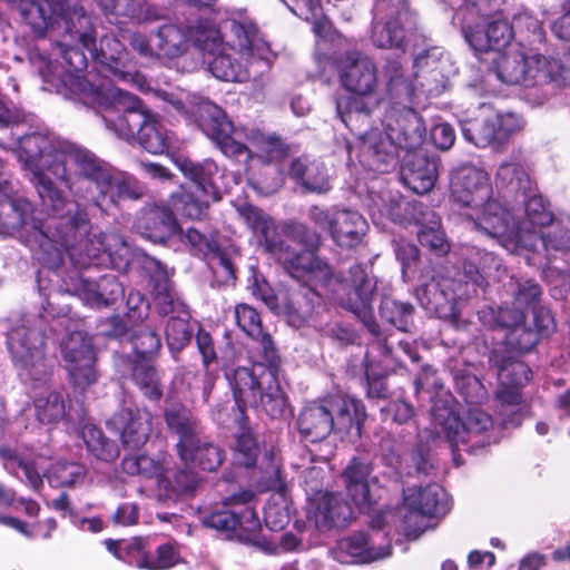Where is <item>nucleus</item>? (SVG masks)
I'll list each match as a JSON object with an SVG mask.
<instances>
[{
	"mask_svg": "<svg viewBox=\"0 0 570 570\" xmlns=\"http://www.w3.org/2000/svg\"><path fill=\"white\" fill-rule=\"evenodd\" d=\"M169 431L178 436L177 455H189L194 440L203 433L200 421L181 403H173L164 411Z\"/></svg>",
	"mask_w": 570,
	"mask_h": 570,
	"instance_id": "cd10ccee",
	"label": "nucleus"
},
{
	"mask_svg": "<svg viewBox=\"0 0 570 570\" xmlns=\"http://www.w3.org/2000/svg\"><path fill=\"white\" fill-rule=\"evenodd\" d=\"M432 420L435 432L444 434L450 443L456 464L459 461L455 448L460 450L462 445L465 452L476 454L492 442L490 433L493 429V420L478 406L470 407L462 417L446 406H435L432 411Z\"/></svg>",
	"mask_w": 570,
	"mask_h": 570,
	"instance_id": "ddd939ff",
	"label": "nucleus"
},
{
	"mask_svg": "<svg viewBox=\"0 0 570 570\" xmlns=\"http://www.w3.org/2000/svg\"><path fill=\"white\" fill-rule=\"evenodd\" d=\"M247 61L248 57L242 58L237 51L222 48L208 60V69L219 80L240 82L248 79Z\"/></svg>",
	"mask_w": 570,
	"mask_h": 570,
	"instance_id": "a19ab883",
	"label": "nucleus"
},
{
	"mask_svg": "<svg viewBox=\"0 0 570 570\" xmlns=\"http://www.w3.org/2000/svg\"><path fill=\"white\" fill-rule=\"evenodd\" d=\"M439 176V161L425 148L405 153L402 160L401 177L414 193H429Z\"/></svg>",
	"mask_w": 570,
	"mask_h": 570,
	"instance_id": "5701e85b",
	"label": "nucleus"
},
{
	"mask_svg": "<svg viewBox=\"0 0 570 570\" xmlns=\"http://www.w3.org/2000/svg\"><path fill=\"white\" fill-rule=\"evenodd\" d=\"M60 81L55 85L57 94L96 104L104 110L101 119L109 131L127 142L136 141L150 112L137 96L115 86L88 85L73 73H67Z\"/></svg>",
	"mask_w": 570,
	"mask_h": 570,
	"instance_id": "7ed1b4c3",
	"label": "nucleus"
},
{
	"mask_svg": "<svg viewBox=\"0 0 570 570\" xmlns=\"http://www.w3.org/2000/svg\"><path fill=\"white\" fill-rule=\"evenodd\" d=\"M151 421L153 415L148 410L125 402L107 424L120 433L121 442L126 448L139 449L149 439Z\"/></svg>",
	"mask_w": 570,
	"mask_h": 570,
	"instance_id": "4be33fe9",
	"label": "nucleus"
},
{
	"mask_svg": "<svg viewBox=\"0 0 570 570\" xmlns=\"http://www.w3.org/2000/svg\"><path fill=\"white\" fill-rule=\"evenodd\" d=\"M164 463V454L157 458L140 454L126 456L121 462V466L127 474L141 475L144 478L157 476L158 480L166 470Z\"/></svg>",
	"mask_w": 570,
	"mask_h": 570,
	"instance_id": "e2e57ef3",
	"label": "nucleus"
},
{
	"mask_svg": "<svg viewBox=\"0 0 570 570\" xmlns=\"http://www.w3.org/2000/svg\"><path fill=\"white\" fill-rule=\"evenodd\" d=\"M220 198L222 196H209L208 193L193 188V190H186L174 196V205L183 216L198 219L206 213L212 203L218 202Z\"/></svg>",
	"mask_w": 570,
	"mask_h": 570,
	"instance_id": "6e6d98bb",
	"label": "nucleus"
},
{
	"mask_svg": "<svg viewBox=\"0 0 570 570\" xmlns=\"http://www.w3.org/2000/svg\"><path fill=\"white\" fill-rule=\"evenodd\" d=\"M495 186L504 198L518 200L531 191L532 183L524 168L518 163H502L497 171Z\"/></svg>",
	"mask_w": 570,
	"mask_h": 570,
	"instance_id": "ea45409f",
	"label": "nucleus"
},
{
	"mask_svg": "<svg viewBox=\"0 0 570 570\" xmlns=\"http://www.w3.org/2000/svg\"><path fill=\"white\" fill-rule=\"evenodd\" d=\"M480 322L489 327H501L510 331L524 325V313L519 306H501L495 309L492 306H484L478 311Z\"/></svg>",
	"mask_w": 570,
	"mask_h": 570,
	"instance_id": "5fc2aeb1",
	"label": "nucleus"
},
{
	"mask_svg": "<svg viewBox=\"0 0 570 570\" xmlns=\"http://www.w3.org/2000/svg\"><path fill=\"white\" fill-rule=\"evenodd\" d=\"M196 114L198 127L216 142L223 154L240 156L247 153V147L233 138L234 126L220 107L210 101H202Z\"/></svg>",
	"mask_w": 570,
	"mask_h": 570,
	"instance_id": "a211bd4d",
	"label": "nucleus"
},
{
	"mask_svg": "<svg viewBox=\"0 0 570 570\" xmlns=\"http://www.w3.org/2000/svg\"><path fill=\"white\" fill-rule=\"evenodd\" d=\"M150 265L155 272L150 276L153 296L156 309L159 315L166 316L170 313L188 316V306L179 298L166 268L159 261L151 259Z\"/></svg>",
	"mask_w": 570,
	"mask_h": 570,
	"instance_id": "2f4dec72",
	"label": "nucleus"
},
{
	"mask_svg": "<svg viewBox=\"0 0 570 570\" xmlns=\"http://www.w3.org/2000/svg\"><path fill=\"white\" fill-rule=\"evenodd\" d=\"M175 164L184 176L194 183L195 189L208 193L209 196H220V190L216 185L219 169L215 161L212 159L194 161L178 156L175 158Z\"/></svg>",
	"mask_w": 570,
	"mask_h": 570,
	"instance_id": "e433bc0d",
	"label": "nucleus"
},
{
	"mask_svg": "<svg viewBox=\"0 0 570 570\" xmlns=\"http://www.w3.org/2000/svg\"><path fill=\"white\" fill-rule=\"evenodd\" d=\"M497 76L507 85L522 87L521 99L539 107L570 85V70L552 56L509 50L500 56Z\"/></svg>",
	"mask_w": 570,
	"mask_h": 570,
	"instance_id": "20e7f679",
	"label": "nucleus"
},
{
	"mask_svg": "<svg viewBox=\"0 0 570 570\" xmlns=\"http://www.w3.org/2000/svg\"><path fill=\"white\" fill-rule=\"evenodd\" d=\"M387 129L394 135L397 149L410 153L423 148L425 125L422 117L413 109H404L395 120V125L387 124Z\"/></svg>",
	"mask_w": 570,
	"mask_h": 570,
	"instance_id": "72a5a7b5",
	"label": "nucleus"
},
{
	"mask_svg": "<svg viewBox=\"0 0 570 570\" xmlns=\"http://www.w3.org/2000/svg\"><path fill=\"white\" fill-rule=\"evenodd\" d=\"M489 362L497 368L498 379L502 383L522 386L531 380V370L528 365L518 361L507 350H492Z\"/></svg>",
	"mask_w": 570,
	"mask_h": 570,
	"instance_id": "79ce46f5",
	"label": "nucleus"
},
{
	"mask_svg": "<svg viewBox=\"0 0 570 570\" xmlns=\"http://www.w3.org/2000/svg\"><path fill=\"white\" fill-rule=\"evenodd\" d=\"M130 371V377L142 394L151 400L159 401L163 396L160 377L151 360H131L127 356L122 360Z\"/></svg>",
	"mask_w": 570,
	"mask_h": 570,
	"instance_id": "c03bdc74",
	"label": "nucleus"
},
{
	"mask_svg": "<svg viewBox=\"0 0 570 570\" xmlns=\"http://www.w3.org/2000/svg\"><path fill=\"white\" fill-rule=\"evenodd\" d=\"M493 115L483 118L465 120L461 125L464 138L476 147L484 148L500 145Z\"/></svg>",
	"mask_w": 570,
	"mask_h": 570,
	"instance_id": "864d4df0",
	"label": "nucleus"
},
{
	"mask_svg": "<svg viewBox=\"0 0 570 570\" xmlns=\"http://www.w3.org/2000/svg\"><path fill=\"white\" fill-rule=\"evenodd\" d=\"M36 416L41 423L53 424L62 419L72 420L71 410H67L63 393L51 391L35 399Z\"/></svg>",
	"mask_w": 570,
	"mask_h": 570,
	"instance_id": "3c124183",
	"label": "nucleus"
},
{
	"mask_svg": "<svg viewBox=\"0 0 570 570\" xmlns=\"http://www.w3.org/2000/svg\"><path fill=\"white\" fill-rule=\"evenodd\" d=\"M372 470L368 461L353 458L343 472L347 495L360 510L368 509L372 503L371 484L377 481Z\"/></svg>",
	"mask_w": 570,
	"mask_h": 570,
	"instance_id": "c756f323",
	"label": "nucleus"
},
{
	"mask_svg": "<svg viewBox=\"0 0 570 570\" xmlns=\"http://www.w3.org/2000/svg\"><path fill=\"white\" fill-rule=\"evenodd\" d=\"M390 216L394 222H414L421 227L428 224H439L440 218L428 205L403 197L392 200Z\"/></svg>",
	"mask_w": 570,
	"mask_h": 570,
	"instance_id": "09e8293b",
	"label": "nucleus"
},
{
	"mask_svg": "<svg viewBox=\"0 0 570 570\" xmlns=\"http://www.w3.org/2000/svg\"><path fill=\"white\" fill-rule=\"evenodd\" d=\"M357 264H354L348 269V275L344 276L342 274L333 273L330 267L331 275L340 281V285H326L321 282V279L309 278V277H293L298 282H303L297 288L291 289L286 301L284 302V312L291 318V322L294 325H299L305 322L314 312L316 305L321 302V294L317 292V288H322L325 293H328L333 296V298L342 306L340 302V297L343 295H348L354 292L353 281H352V269Z\"/></svg>",
	"mask_w": 570,
	"mask_h": 570,
	"instance_id": "2eb2a0df",
	"label": "nucleus"
},
{
	"mask_svg": "<svg viewBox=\"0 0 570 570\" xmlns=\"http://www.w3.org/2000/svg\"><path fill=\"white\" fill-rule=\"evenodd\" d=\"M48 255L51 266L63 261L68 254L75 265L89 271L95 259L106 255L117 269L130 264L134 253L125 237L117 233L91 234L90 219L85 209L69 205L58 216L46 222L38 219V226L28 232Z\"/></svg>",
	"mask_w": 570,
	"mask_h": 570,
	"instance_id": "f257e3e1",
	"label": "nucleus"
},
{
	"mask_svg": "<svg viewBox=\"0 0 570 570\" xmlns=\"http://www.w3.org/2000/svg\"><path fill=\"white\" fill-rule=\"evenodd\" d=\"M67 365L75 362H96L91 338L82 331H75L65 336L60 344Z\"/></svg>",
	"mask_w": 570,
	"mask_h": 570,
	"instance_id": "603ef678",
	"label": "nucleus"
},
{
	"mask_svg": "<svg viewBox=\"0 0 570 570\" xmlns=\"http://www.w3.org/2000/svg\"><path fill=\"white\" fill-rule=\"evenodd\" d=\"M18 142V160L31 174L43 206L52 216H58L70 204L51 178H55L56 165L63 160V149L68 141L48 132L33 131L20 137Z\"/></svg>",
	"mask_w": 570,
	"mask_h": 570,
	"instance_id": "423d86ee",
	"label": "nucleus"
},
{
	"mask_svg": "<svg viewBox=\"0 0 570 570\" xmlns=\"http://www.w3.org/2000/svg\"><path fill=\"white\" fill-rule=\"evenodd\" d=\"M470 210L466 216L476 232L500 242L511 240L527 246L525 239L518 233L513 215L491 195L483 205Z\"/></svg>",
	"mask_w": 570,
	"mask_h": 570,
	"instance_id": "f3484780",
	"label": "nucleus"
},
{
	"mask_svg": "<svg viewBox=\"0 0 570 570\" xmlns=\"http://www.w3.org/2000/svg\"><path fill=\"white\" fill-rule=\"evenodd\" d=\"M141 196L142 190L132 178L111 173L107 188H101L100 191L92 196V205L98 207L102 213L108 214L109 210L117 205L119 199L136 200Z\"/></svg>",
	"mask_w": 570,
	"mask_h": 570,
	"instance_id": "c9c22d12",
	"label": "nucleus"
},
{
	"mask_svg": "<svg viewBox=\"0 0 570 570\" xmlns=\"http://www.w3.org/2000/svg\"><path fill=\"white\" fill-rule=\"evenodd\" d=\"M19 11L23 21L30 26L36 37H43L50 29L48 14L42 3L38 0H6Z\"/></svg>",
	"mask_w": 570,
	"mask_h": 570,
	"instance_id": "bf43d9fd",
	"label": "nucleus"
},
{
	"mask_svg": "<svg viewBox=\"0 0 570 570\" xmlns=\"http://www.w3.org/2000/svg\"><path fill=\"white\" fill-rule=\"evenodd\" d=\"M225 47L237 51L242 58L250 57L255 47L256 26L250 21L227 20L224 23Z\"/></svg>",
	"mask_w": 570,
	"mask_h": 570,
	"instance_id": "de8ad7c7",
	"label": "nucleus"
},
{
	"mask_svg": "<svg viewBox=\"0 0 570 570\" xmlns=\"http://www.w3.org/2000/svg\"><path fill=\"white\" fill-rule=\"evenodd\" d=\"M225 375L238 404L261 410L271 419H282L291 412L278 375L257 376L256 372L247 366L230 367Z\"/></svg>",
	"mask_w": 570,
	"mask_h": 570,
	"instance_id": "f8f14e48",
	"label": "nucleus"
},
{
	"mask_svg": "<svg viewBox=\"0 0 570 570\" xmlns=\"http://www.w3.org/2000/svg\"><path fill=\"white\" fill-rule=\"evenodd\" d=\"M65 284L67 292L91 307L108 306L124 295V287L114 274L94 279L86 273H77L70 275Z\"/></svg>",
	"mask_w": 570,
	"mask_h": 570,
	"instance_id": "6ab92c4d",
	"label": "nucleus"
},
{
	"mask_svg": "<svg viewBox=\"0 0 570 570\" xmlns=\"http://www.w3.org/2000/svg\"><path fill=\"white\" fill-rule=\"evenodd\" d=\"M488 174L474 166L464 165L454 170L451 177V195L462 207H479L491 195Z\"/></svg>",
	"mask_w": 570,
	"mask_h": 570,
	"instance_id": "412c9836",
	"label": "nucleus"
},
{
	"mask_svg": "<svg viewBox=\"0 0 570 570\" xmlns=\"http://www.w3.org/2000/svg\"><path fill=\"white\" fill-rule=\"evenodd\" d=\"M45 475L52 487H75L83 482L86 469L77 462L59 461Z\"/></svg>",
	"mask_w": 570,
	"mask_h": 570,
	"instance_id": "680f3d73",
	"label": "nucleus"
},
{
	"mask_svg": "<svg viewBox=\"0 0 570 570\" xmlns=\"http://www.w3.org/2000/svg\"><path fill=\"white\" fill-rule=\"evenodd\" d=\"M461 268L446 269L433 276L416 289L420 305L439 318H451L461 328L458 305L485 285V277L500 266V259L491 252L474 246L462 253Z\"/></svg>",
	"mask_w": 570,
	"mask_h": 570,
	"instance_id": "f03ea898",
	"label": "nucleus"
},
{
	"mask_svg": "<svg viewBox=\"0 0 570 570\" xmlns=\"http://www.w3.org/2000/svg\"><path fill=\"white\" fill-rule=\"evenodd\" d=\"M135 142H138L146 151L155 155L168 153L178 146V139L175 134L167 130L158 116L151 110L148 115V120L145 121L138 131Z\"/></svg>",
	"mask_w": 570,
	"mask_h": 570,
	"instance_id": "4c0bfd02",
	"label": "nucleus"
},
{
	"mask_svg": "<svg viewBox=\"0 0 570 570\" xmlns=\"http://www.w3.org/2000/svg\"><path fill=\"white\" fill-rule=\"evenodd\" d=\"M157 58L174 59L186 52L189 42V28L178 23L161 24L155 32Z\"/></svg>",
	"mask_w": 570,
	"mask_h": 570,
	"instance_id": "37998d69",
	"label": "nucleus"
},
{
	"mask_svg": "<svg viewBox=\"0 0 570 570\" xmlns=\"http://www.w3.org/2000/svg\"><path fill=\"white\" fill-rule=\"evenodd\" d=\"M379 535V531L371 537L360 531L340 539L336 543L335 558L342 563H368L391 556L390 542L376 546Z\"/></svg>",
	"mask_w": 570,
	"mask_h": 570,
	"instance_id": "393cba45",
	"label": "nucleus"
},
{
	"mask_svg": "<svg viewBox=\"0 0 570 570\" xmlns=\"http://www.w3.org/2000/svg\"><path fill=\"white\" fill-rule=\"evenodd\" d=\"M538 239L548 263L563 258L570 252V218L552 222L544 230H539Z\"/></svg>",
	"mask_w": 570,
	"mask_h": 570,
	"instance_id": "a18cd8bd",
	"label": "nucleus"
},
{
	"mask_svg": "<svg viewBox=\"0 0 570 570\" xmlns=\"http://www.w3.org/2000/svg\"><path fill=\"white\" fill-rule=\"evenodd\" d=\"M524 203L525 218L517 225L520 237L525 239L527 248L537 250L535 244L531 243L532 236L539 235V230H544L552 222H554L548 204L541 195L528 191L527 196H521Z\"/></svg>",
	"mask_w": 570,
	"mask_h": 570,
	"instance_id": "473e14b6",
	"label": "nucleus"
},
{
	"mask_svg": "<svg viewBox=\"0 0 570 570\" xmlns=\"http://www.w3.org/2000/svg\"><path fill=\"white\" fill-rule=\"evenodd\" d=\"M189 40L200 51L213 57L225 47L224 33L208 21H199L197 26L190 27Z\"/></svg>",
	"mask_w": 570,
	"mask_h": 570,
	"instance_id": "13d9d810",
	"label": "nucleus"
},
{
	"mask_svg": "<svg viewBox=\"0 0 570 570\" xmlns=\"http://www.w3.org/2000/svg\"><path fill=\"white\" fill-rule=\"evenodd\" d=\"M340 81L344 89L354 95L336 99V111L350 130L361 129L370 124L379 99L373 96L377 87V68L366 55L347 51L338 61Z\"/></svg>",
	"mask_w": 570,
	"mask_h": 570,
	"instance_id": "39448f33",
	"label": "nucleus"
},
{
	"mask_svg": "<svg viewBox=\"0 0 570 570\" xmlns=\"http://www.w3.org/2000/svg\"><path fill=\"white\" fill-rule=\"evenodd\" d=\"M63 160L55 167V178L75 196L92 204V196L107 188L110 166L89 149L69 142L65 146Z\"/></svg>",
	"mask_w": 570,
	"mask_h": 570,
	"instance_id": "9b49d317",
	"label": "nucleus"
},
{
	"mask_svg": "<svg viewBox=\"0 0 570 570\" xmlns=\"http://www.w3.org/2000/svg\"><path fill=\"white\" fill-rule=\"evenodd\" d=\"M126 550L131 556L129 562L139 569L166 570L174 567L179 560V556L171 544L159 546L154 556L144 550L140 539H135L126 544Z\"/></svg>",
	"mask_w": 570,
	"mask_h": 570,
	"instance_id": "58836bf2",
	"label": "nucleus"
},
{
	"mask_svg": "<svg viewBox=\"0 0 570 570\" xmlns=\"http://www.w3.org/2000/svg\"><path fill=\"white\" fill-rule=\"evenodd\" d=\"M178 458L180 461L196 464L203 471L214 472L223 464L226 453L202 433L194 440L189 455Z\"/></svg>",
	"mask_w": 570,
	"mask_h": 570,
	"instance_id": "49530a36",
	"label": "nucleus"
},
{
	"mask_svg": "<svg viewBox=\"0 0 570 570\" xmlns=\"http://www.w3.org/2000/svg\"><path fill=\"white\" fill-rule=\"evenodd\" d=\"M315 524L320 529L344 527L353 518V510L340 493H322L313 500Z\"/></svg>",
	"mask_w": 570,
	"mask_h": 570,
	"instance_id": "7c9ffc66",
	"label": "nucleus"
},
{
	"mask_svg": "<svg viewBox=\"0 0 570 570\" xmlns=\"http://www.w3.org/2000/svg\"><path fill=\"white\" fill-rule=\"evenodd\" d=\"M370 125L371 122L358 130H352L361 140V161L374 171L386 173L399 157L394 135L390 134L387 128L385 131L379 128L363 131Z\"/></svg>",
	"mask_w": 570,
	"mask_h": 570,
	"instance_id": "aec40b11",
	"label": "nucleus"
},
{
	"mask_svg": "<svg viewBox=\"0 0 570 570\" xmlns=\"http://www.w3.org/2000/svg\"><path fill=\"white\" fill-rule=\"evenodd\" d=\"M177 235H179L181 239L187 240L195 254L204 256L212 254L213 259L217 261L218 265L224 269L226 275H233V266L230 261L216 250V244L208 237L195 228H188L185 233L181 230Z\"/></svg>",
	"mask_w": 570,
	"mask_h": 570,
	"instance_id": "052dcab7",
	"label": "nucleus"
},
{
	"mask_svg": "<svg viewBox=\"0 0 570 570\" xmlns=\"http://www.w3.org/2000/svg\"><path fill=\"white\" fill-rule=\"evenodd\" d=\"M307 217L316 227L327 232L333 242L343 248H355L361 245L368 230L366 219L358 212L338 206L325 208L313 205L308 208Z\"/></svg>",
	"mask_w": 570,
	"mask_h": 570,
	"instance_id": "dca6fc26",
	"label": "nucleus"
},
{
	"mask_svg": "<svg viewBox=\"0 0 570 570\" xmlns=\"http://www.w3.org/2000/svg\"><path fill=\"white\" fill-rule=\"evenodd\" d=\"M238 214L253 234L263 240L266 252L277 257L291 277L316 278L326 285L341 284L331 275L326 262L311 252L294 253L289 245L282 240L275 220L264 210L246 204L238 208Z\"/></svg>",
	"mask_w": 570,
	"mask_h": 570,
	"instance_id": "0eeeda50",
	"label": "nucleus"
},
{
	"mask_svg": "<svg viewBox=\"0 0 570 570\" xmlns=\"http://www.w3.org/2000/svg\"><path fill=\"white\" fill-rule=\"evenodd\" d=\"M203 478L189 462L180 461L167 468L157 481L159 498L164 501L177 502L196 495Z\"/></svg>",
	"mask_w": 570,
	"mask_h": 570,
	"instance_id": "b1692460",
	"label": "nucleus"
},
{
	"mask_svg": "<svg viewBox=\"0 0 570 570\" xmlns=\"http://www.w3.org/2000/svg\"><path fill=\"white\" fill-rule=\"evenodd\" d=\"M188 317L189 315L174 316L166 324L165 336L171 352H180L193 337Z\"/></svg>",
	"mask_w": 570,
	"mask_h": 570,
	"instance_id": "338daca9",
	"label": "nucleus"
},
{
	"mask_svg": "<svg viewBox=\"0 0 570 570\" xmlns=\"http://www.w3.org/2000/svg\"><path fill=\"white\" fill-rule=\"evenodd\" d=\"M289 176L307 193L325 195L332 189V175L318 159L302 156L292 160Z\"/></svg>",
	"mask_w": 570,
	"mask_h": 570,
	"instance_id": "c85d7f7f",
	"label": "nucleus"
},
{
	"mask_svg": "<svg viewBox=\"0 0 570 570\" xmlns=\"http://www.w3.org/2000/svg\"><path fill=\"white\" fill-rule=\"evenodd\" d=\"M508 292L512 295L514 304L522 307H534L542 295V288L534 279L511 276L507 284Z\"/></svg>",
	"mask_w": 570,
	"mask_h": 570,
	"instance_id": "0e129e2a",
	"label": "nucleus"
},
{
	"mask_svg": "<svg viewBox=\"0 0 570 570\" xmlns=\"http://www.w3.org/2000/svg\"><path fill=\"white\" fill-rule=\"evenodd\" d=\"M366 417L364 405L353 399L330 396L306 404L296 420L301 435L318 442L327 438L334 430L357 433Z\"/></svg>",
	"mask_w": 570,
	"mask_h": 570,
	"instance_id": "6e6552de",
	"label": "nucleus"
},
{
	"mask_svg": "<svg viewBox=\"0 0 570 570\" xmlns=\"http://www.w3.org/2000/svg\"><path fill=\"white\" fill-rule=\"evenodd\" d=\"M404 502L422 515L438 517L449 512L450 504L441 485L432 483L425 488L404 490Z\"/></svg>",
	"mask_w": 570,
	"mask_h": 570,
	"instance_id": "f704fd0d",
	"label": "nucleus"
},
{
	"mask_svg": "<svg viewBox=\"0 0 570 570\" xmlns=\"http://www.w3.org/2000/svg\"><path fill=\"white\" fill-rule=\"evenodd\" d=\"M354 292L340 297L342 307L354 313L368 333L374 338V344L384 355L402 363L404 357L416 363L420 360L419 352L412 343L403 340H394L393 335H385L372 314V297L376 288V281L363 265H356L352 269Z\"/></svg>",
	"mask_w": 570,
	"mask_h": 570,
	"instance_id": "1a4fd4ad",
	"label": "nucleus"
},
{
	"mask_svg": "<svg viewBox=\"0 0 570 570\" xmlns=\"http://www.w3.org/2000/svg\"><path fill=\"white\" fill-rule=\"evenodd\" d=\"M413 311L412 304L399 302L390 296H384L379 306L380 316L401 332L411 331Z\"/></svg>",
	"mask_w": 570,
	"mask_h": 570,
	"instance_id": "4d7b16f0",
	"label": "nucleus"
},
{
	"mask_svg": "<svg viewBox=\"0 0 570 570\" xmlns=\"http://www.w3.org/2000/svg\"><path fill=\"white\" fill-rule=\"evenodd\" d=\"M45 320L38 315H24L8 333V350L23 381L45 384L51 374V365L45 353Z\"/></svg>",
	"mask_w": 570,
	"mask_h": 570,
	"instance_id": "9d476101",
	"label": "nucleus"
},
{
	"mask_svg": "<svg viewBox=\"0 0 570 570\" xmlns=\"http://www.w3.org/2000/svg\"><path fill=\"white\" fill-rule=\"evenodd\" d=\"M253 498L254 493L252 491L244 490L230 495L226 502L236 512L238 519L237 528L245 531H252L259 527V520L255 510L248 505Z\"/></svg>",
	"mask_w": 570,
	"mask_h": 570,
	"instance_id": "69168bd1",
	"label": "nucleus"
},
{
	"mask_svg": "<svg viewBox=\"0 0 570 570\" xmlns=\"http://www.w3.org/2000/svg\"><path fill=\"white\" fill-rule=\"evenodd\" d=\"M391 17L385 22H375L372 41L379 48L401 49L410 31L416 27V19L406 7L405 0H396L391 8Z\"/></svg>",
	"mask_w": 570,
	"mask_h": 570,
	"instance_id": "a878e982",
	"label": "nucleus"
},
{
	"mask_svg": "<svg viewBox=\"0 0 570 570\" xmlns=\"http://www.w3.org/2000/svg\"><path fill=\"white\" fill-rule=\"evenodd\" d=\"M87 451L95 459L104 462H112L119 456V446L116 441L108 439L101 429L87 424L81 431Z\"/></svg>",
	"mask_w": 570,
	"mask_h": 570,
	"instance_id": "8fccbe9b",
	"label": "nucleus"
},
{
	"mask_svg": "<svg viewBox=\"0 0 570 570\" xmlns=\"http://www.w3.org/2000/svg\"><path fill=\"white\" fill-rule=\"evenodd\" d=\"M134 226L144 238L161 244L181 232L176 216L165 206H154L141 210Z\"/></svg>",
	"mask_w": 570,
	"mask_h": 570,
	"instance_id": "bb28decb",
	"label": "nucleus"
},
{
	"mask_svg": "<svg viewBox=\"0 0 570 570\" xmlns=\"http://www.w3.org/2000/svg\"><path fill=\"white\" fill-rule=\"evenodd\" d=\"M130 341L135 352L131 360H151L161 347L159 335L149 327L135 331Z\"/></svg>",
	"mask_w": 570,
	"mask_h": 570,
	"instance_id": "774afa93",
	"label": "nucleus"
},
{
	"mask_svg": "<svg viewBox=\"0 0 570 570\" xmlns=\"http://www.w3.org/2000/svg\"><path fill=\"white\" fill-rule=\"evenodd\" d=\"M512 13V3L503 12H489V14L472 13L470 6H459L453 21L461 26L468 43L475 51L501 50L509 45L513 37L512 26L509 22Z\"/></svg>",
	"mask_w": 570,
	"mask_h": 570,
	"instance_id": "4468645a",
	"label": "nucleus"
}]
</instances>
